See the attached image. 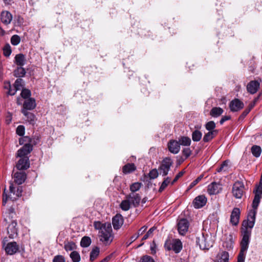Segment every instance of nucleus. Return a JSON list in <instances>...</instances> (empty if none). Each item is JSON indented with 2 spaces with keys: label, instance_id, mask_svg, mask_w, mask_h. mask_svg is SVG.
Segmentation results:
<instances>
[{
  "label": "nucleus",
  "instance_id": "obj_1",
  "mask_svg": "<svg viewBox=\"0 0 262 262\" xmlns=\"http://www.w3.org/2000/svg\"><path fill=\"white\" fill-rule=\"evenodd\" d=\"M94 227L96 230H99L98 236L100 241L105 245H109L113 242L114 235L111 224L108 223H102L100 221H95Z\"/></svg>",
  "mask_w": 262,
  "mask_h": 262
},
{
  "label": "nucleus",
  "instance_id": "obj_2",
  "mask_svg": "<svg viewBox=\"0 0 262 262\" xmlns=\"http://www.w3.org/2000/svg\"><path fill=\"white\" fill-rule=\"evenodd\" d=\"M261 197L260 196H258V195H255L252 202L253 209L249 211L247 219L243 221L241 231L245 232L247 231L251 234L252 229L253 228L255 222L257 209L260 203Z\"/></svg>",
  "mask_w": 262,
  "mask_h": 262
},
{
  "label": "nucleus",
  "instance_id": "obj_3",
  "mask_svg": "<svg viewBox=\"0 0 262 262\" xmlns=\"http://www.w3.org/2000/svg\"><path fill=\"white\" fill-rule=\"evenodd\" d=\"M241 235L242 239L240 243L241 250L237 257V262L245 261L246 253L249 247L251 234L247 231L245 232L241 231Z\"/></svg>",
  "mask_w": 262,
  "mask_h": 262
},
{
  "label": "nucleus",
  "instance_id": "obj_4",
  "mask_svg": "<svg viewBox=\"0 0 262 262\" xmlns=\"http://www.w3.org/2000/svg\"><path fill=\"white\" fill-rule=\"evenodd\" d=\"M196 243L202 250H208L212 247L213 244L211 236L208 234L204 235L203 233L196 237Z\"/></svg>",
  "mask_w": 262,
  "mask_h": 262
},
{
  "label": "nucleus",
  "instance_id": "obj_5",
  "mask_svg": "<svg viewBox=\"0 0 262 262\" xmlns=\"http://www.w3.org/2000/svg\"><path fill=\"white\" fill-rule=\"evenodd\" d=\"M10 194L8 196L7 194H5V192L3 194V204L5 205L8 198L10 200L14 201L17 198L21 196L23 192V188L21 186L14 187L13 184H11L9 186Z\"/></svg>",
  "mask_w": 262,
  "mask_h": 262
},
{
  "label": "nucleus",
  "instance_id": "obj_6",
  "mask_svg": "<svg viewBox=\"0 0 262 262\" xmlns=\"http://www.w3.org/2000/svg\"><path fill=\"white\" fill-rule=\"evenodd\" d=\"M164 247L168 251L172 250L176 253H178L182 249V243L179 239H167L165 243Z\"/></svg>",
  "mask_w": 262,
  "mask_h": 262
},
{
  "label": "nucleus",
  "instance_id": "obj_7",
  "mask_svg": "<svg viewBox=\"0 0 262 262\" xmlns=\"http://www.w3.org/2000/svg\"><path fill=\"white\" fill-rule=\"evenodd\" d=\"M173 164L172 160L169 157L164 158L161 162V163L159 167L158 170L159 174H162V176H166L167 175L170 167Z\"/></svg>",
  "mask_w": 262,
  "mask_h": 262
},
{
  "label": "nucleus",
  "instance_id": "obj_8",
  "mask_svg": "<svg viewBox=\"0 0 262 262\" xmlns=\"http://www.w3.org/2000/svg\"><path fill=\"white\" fill-rule=\"evenodd\" d=\"M244 186L242 182H236L232 187V193L236 199H241L244 193Z\"/></svg>",
  "mask_w": 262,
  "mask_h": 262
},
{
  "label": "nucleus",
  "instance_id": "obj_9",
  "mask_svg": "<svg viewBox=\"0 0 262 262\" xmlns=\"http://www.w3.org/2000/svg\"><path fill=\"white\" fill-rule=\"evenodd\" d=\"M189 227V222L185 219H181L178 223V230L181 235H184L187 232Z\"/></svg>",
  "mask_w": 262,
  "mask_h": 262
},
{
  "label": "nucleus",
  "instance_id": "obj_10",
  "mask_svg": "<svg viewBox=\"0 0 262 262\" xmlns=\"http://www.w3.org/2000/svg\"><path fill=\"white\" fill-rule=\"evenodd\" d=\"M5 251L7 254L13 255L19 250V247L15 242L8 243L5 248Z\"/></svg>",
  "mask_w": 262,
  "mask_h": 262
},
{
  "label": "nucleus",
  "instance_id": "obj_11",
  "mask_svg": "<svg viewBox=\"0 0 262 262\" xmlns=\"http://www.w3.org/2000/svg\"><path fill=\"white\" fill-rule=\"evenodd\" d=\"M126 198H128L132 205L136 207L138 206L141 200V196L138 193L131 192L126 196Z\"/></svg>",
  "mask_w": 262,
  "mask_h": 262
},
{
  "label": "nucleus",
  "instance_id": "obj_12",
  "mask_svg": "<svg viewBox=\"0 0 262 262\" xmlns=\"http://www.w3.org/2000/svg\"><path fill=\"white\" fill-rule=\"evenodd\" d=\"M244 106L243 102L238 99L232 100L229 104V107L232 112H237L242 109Z\"/></svg>",
  "mask_w": 262,
  "mask_h": 262
},
{
  "label": "nucleus",
  "instance_id": "obj_13",
  "mask_svg": "<svg viewBox=\"0 0 262 262\" xmlns=\"http://www.w3.org/2000/svg\"><path fill=\"white\" fill-rule=\"evenodd\" d=\"M124 220L120 214H117L112 219V224L115 230L120 229L123 224Z\"/></svg>",
  "mask_w": 262,
  "mask_h": 262
},
{
  "label": "nucleus",
  "instance_id": "obj_14",
  "mask_svg": "<svg viewBox=\"0 0 262 262\" xmlns=\"http://www.w3.org/2000/svg\"><path fill=\"white\" fill-rule=\"evenodd\" d=\"M169 150L172 154H178L180 150V145L178 141L171 140L168 143Z\"/></svg>",
  "mask_w": 262,
  "mask_h": 262
},
{
  "label": "nucleus",
  "instance_id": "obj_15",
  "mask_svg": "<svg viewBox=\"0 0 262 262\" xmlns=\"http://www.w3.org/2000/svg\"><path fill=\"white\" fill-rule=\"evenodd\" d=\"M240 210L238 208H234L230 216V222L234 225L236 226L239 223V220L240 217Z\"/></svg>",
  "mask_w": 262,
  "mask_h": 262
},
{
  "label": "nucleus",
  "instance_id": "obj_16",
  "mask_svg": "<svg viewBox=\"0 0 262 262\" xmlns=\"http://www.w3.org/2000/svg\"><path fill=\"white\" fill-rule=\"evenodd\" d=\"M207 202V198L203 195H199L193 200V204L194 208H200L205 206Z\"/></svg>",
  "mask_w": 262,
  "mask_h": 262
},
{
  "label": "nucleus",
  "instance_id": "obj_17",
  "mask_svg": "<svg viewBox=\"0 0 262 262\" xmlns=\"http://www.w3.org/2000/svg\"><path fill=\"white\" fill-rule=\"evenodd\" d=\"M32 150V146L30 143L25 144L17 151V157H23L29 154Z\"/></svg>",
  "mask_w": 262,
  "mask_h": 262
},
{
  "label": "nucleus",
  "instance_id": "obj_18",
  "mask_svg": "<svg viewBox=\"0 0 262 262\" xmlns=\"http://www.w3.org/2000/svg\"><path fill=\"white\" fill-rule=\"evenodd\" d=\"M29 166V158L27 157H23L18 161L16 167L19 170H24L28 169Z\"/></svg>",
  "mask_w": 262,
  "mask_h": 262
},
{
  "label": "nucleus",
  "instance_id": "obj_19",
  "mask_svg": "<svg viewBox=\"0 0 262 262\" xmlns=\"http://www.w3.org/2000/svg\"><path fill=\"white\" fill-rule=\"evenodd\" d=\"M26 174L24 171H17L13 175L14 182L18 185L23 184L26 180Z\"/></svg>",
  "mask_w": 262,
  "mask_h": 262
},
{
  "label": "nucleus",
  "instance_id": "obj_20",
  "mask_svg": "<svg viewBox=\"0 0 262 262\" xmlns=\"http://www.w3.org/2000/svg\"><path fill=\"white\" fill-rule=\"evenodd\" d=\"M2 22L5 25L10 24L12 19V15L7 11H3L1 14Z\"/></svg>",
  "mask_w": 262,
  "mask_h": 262
},
{
  "label": "nucleus",
  "instance_id": "obj_21",
  "mask_svg": "<svg viewBox=\"0 0 262 262\" xmlns=\"http://www.w3.org/2000/svg\"><path fill=\"white\" fill-rule=\"evenodd\" d=\"M220 184L216 182H212L208 186L207 191L210 195L215 194L220 192Z\"/></svg>",
  "mask_w": 262,
  "mask_h": 262
},
{
  "label": "nucleus",
  "instance_id": "obj_22",
  "mask_svg": "<svg viewBox=\"0 0 262 262\" xmlns=\"http://www.w3.org/2000/svg\"><path fill=\"white\" fill-rule=\"evenodd\" d=\"M259 87V83L257 81H251L247 86V89L248 92L253 94L258 90Z\"/></svg>",
  "mask_w": 262,
  "mask_h": 262
},
{
  "label": "nucleus",
  "instance_id": "obj_23",
  "mask_svg": "<svg viewBox=\"0 0 262 262\" xmlns=\"http://www.w3.org/2000/svg\"><path fill=\"white\" fill-rule=\"evenodd\" d=\"M36 106L35 100L34 99L29 98L26 99L24 103L23 107L25 110H31L34 109Z\"/></svg>",
  "mask_w": 262,
  "mask_h": 262
},
{
  "label": "nucleus",
  "instance_id": "obj_24",
  "mask_svg": "<svg viewBox=\"0 0 262 262\" xmlns=\"http://www.w3.org/2000/svg\"><path fill=\"white\" fill-rule=\"evenodd\" d=\"M216 262H229V254L227 252L222 251L216 256Z\"/></svg>",
  "mask_w": 262,
  "mask_h": 262
},
{
  "label": "nucleus",
  "instance_id": "obj_25",
  "mask_svg": "<svg viewBox=\"0 0 262 262\" xmlns=\"http://www.w3.org/2000/svg\"><path fill=\"white\" fill-rule=\"evenodd\" d=\"M16 225L17 223L15 221L12 220L11 224L8 227V233L11 238L13 237L15 234H17V229L15 228Z\"/></svg>",
  "mask_w": 262,
  "mask_h": 262
},
{
  "label": "nucleus",
  "instance_id": "obj_26",
  "mask_svg": "<svg viewBox=\"0 0 262 262\" xmlns=\"http://www.w3.org/2000/svg\"><path fill=\"white\" fill-rule=\"evenodd\" d=\"M223 112V108L220 107H213L210 111V115L212 117L217 118L220 116Z\"/></svg>",
  "mask_w": 262,
  "mask_h": 262
},
{
  "label": "nucleus",
  "instance_id": "obj_27",
  "mask_svg": "<svg viewBox=\"0 0 262 262\" xmlns=\"http://www.w3.org/2000/svg\"><path fill=\"white\" fill-rule=\"evenodd\" d=\"M22 113L27 117V120L29 122L30 124H34L35 122V117L33 114L25 110H22Z\"/></svg>",
  "mask_w": 262,
  "mask_h": 262
},
{
  "label": "nucleus",
  "instance_id": "obj_28",
  "mask_svg": "<svg viewBox=\"0 0 262 262\" xmlns=\"http://www.w3.org/2000/svg\"><path fill=\"white\" fill-rule=\"evenodd\" d=\"M136 170V166L133 163H128L125 165L122 168V171L126 174L132 172Z\"/></svg>",
  "mask_w": 262,
  "mask_h": 262
},
{
  "label": "nucleus",
  "instance_id": "obj_29",
  "mask_svg": "<svg viewBox=\"0 0 262 262\" xmlns=\"http://www.w3.org/2000/svg\"><path fill=\"white\" fill-rule=\"evenodd\" d=\"M4 216H6L5 220L6 222H8V220H10V221L15 216V212L14 211V209L12 207H10L8 210V211L5 213Z\"/></svg>",
  "mask_w": 262,
  "mask_h": 262
},
{
  "label": "nucleus",
  "instance_id": "obj_30",
  "mask_svg": "<svg viewBox=\"0 0 262 262\" xmlns=\"http://www.w3.org/2000/svg\"><path fill=\"white\" fill-rule=\"evenodd\" d=\"M147 227L144 226L141 227L138 231L137 233L133 235L130 237V242L128 243V245H129L135 241L138 237L142 235L147 229Z\"/></svg>",
  "mask_w": 262,
  "mask_h": 262
},
{
  "label": "nucleus",
  "instance_id": "obj_31",
  "mask_svg": "<svg viewBox=\"0 0 262 262\" xmlns=\"http://www.w3.org/2000/svg\"><path fill=\"white\" fill-rule=\"evenodd\" d=\"M15 62L18 66H23L25 63V57L23 54H17L15 57Z\"/></svg>",
  "mask_w": 262,
  "mask_h": 262
},
{
  "label": "nucleus",
  "instance_id": "obj_32",
  "mask_svg": "<svg viewBox=\"0 0 262 262\" xmlns=\"http://www.w3.org/2000/svg\"><path fill=\"white\" fill-rule=\"evenodd\" d=\"M180 145L189 146L191 144V141L190 138L186 136H182L179 138L178 140Z\"/></svg>",
  "mask_w": 262,
  "mask_h": 262
},
{
  "label": "nucleus",
  "instance_id": "obj_33",
  "mask_svg": "<svg viewBox=\"0 0 262 262\" xmlns=\"http://www.w3.org/2000/svg\"><path fill=\"white\" fill-rule=\"evenodd\" d=\"M217 130H212L206 134L203 137V141L207 142L212 140L217 134Z\"/></svg>",
  "mask_w": 262,
  "mask_h": 262
},
{
  "label": "nucleus",
  "instance_id": "obj_34",
  "mask_svg": "<svg viewBox=\"0 0 262 262\" xmlns=\"http://www.w3.org/2000/svg\"><path fill=\"white\" fill-rule=\"evenodd\" d=\"M131 205H132L128 199L125 198V199L121 203L120 207L123 210L127 211L130 208Z\"/></svg>",
  "mask_w": 262,
  "mask_h": 262
},
{
  "label": "nucleus",
  "instance_id": "obj_35",
  "mask_svg": "<svg viewBox=\"0 0 262 262\" xmlns=\"http://www.w3.org/2000/svg\"><path fill=\"white\" fill-rule=\"evenodd\" d=\"M251 151L252 155L255 157L258 158L260 156L261 152V148L259 146L254 145L252 146Z\"/></svg>",
  "mask_w": 262,
  "mask_h": 262
},
{
  "label": "nucleus",
  "instance_id": "obj_36",
  "mask_svg": "<svg viewBox=\"0 0 262 262\" xmlns=\"http://www.w3.org/2000/svg\"><path fill=\"white\" fill-rule=\"evenodd\" d=\"M26 71L22 66H19L14 71V75L16 77H21L25 76Z\"/></svg>",
  "mask_w": 262,
  "mask_h": 262
},
{
  "label": "nucleus",
  "instance_id": "obj_37",
  "mask_svg": "<svg viewBox=\"0 0 262 262\" xmlns=\"http://www.w3.org/2000/svg\"><path fill=\"white\" fill-rule=\"evenodd\" d=\"M202 136V133L199 130H195L192 134V139L193 141H199Z\"/></svg>",
  "mask_w": 262,
  "mask_h": 262
},
{
  "label": "nucleus",
  "instance_id": "obj_38",
  "mask_svg": "<svg viewBox=\"0 0 262 262\" xmlns=\"http://www.w3.org/2000/svg\"><path fill=\"white\" fill-rule=\"evenodd\" d=\"M99 248L97 247H95L90 253V260L91 261H94L99 254Z\"/></svg>",
  "mask_w": 262,
  "mask_h": 262
},
{
  "label": "nucleus",
  "instance_id": "obj_39",
  "mask_svg": "<svg viewBox=\"0 0 262 262\" xmlns=\"http://www.w3.org/2000/svg\"><path fill=\"white\" fill-rule=\"evenodd\" d=\"M64 248L67 251H72L76 249V245L73 242H69L64 244Z\"/></svg>",
  "mask_w": 262,
  "mask_h": 262
},
{
  "label": "nucleus",
  "instance_id": "obj_40",
  "mask_svg": "<svg viewBox=\"0 0 262 262\" xmlns=\"http://www.w3.org/2000/svg\"><path fill=\"white\" fill-rule=\"evenodd\" d=\"M91 243V239L88 236H84L82 238L80 242V245L82 247H88Z\"/></svg>",
  "mask_w": 262,
  "mask_h": 262
},
{
  "label": "nucleus",
  "instance_id": "obj_41",
  "mask_svg": "<svg viewBox=\"0 0 262 262\" xmlns=\"http://www.w3.org/2000/svg\"><path fill=\"white\" fill-rule=\"evenodd\" d=\"M70 256L73 262H79L81 259L80 254L76 251L72 252Z\"/></svg>",
  "mask_w": 262,
  "mask_h": 262
},
{
  "label": "nucleus",
  "instance_id": "obj_42",
  "mask_svg": "<svg viewBox=\"0 0 262 262\" xmlns=\"http://www.w3.org/2000/svg\"><path fill=\"white\" fill-rule=\"evenodd\" d=\"M24 86V80L22 79H17L13 85V86L17 91L20 90L23 88Z\"/></svg>",
  "mask_w": 262,
  "mask_h": 262
},
{
  "label": "nucleus",
  "instance_id": "obj_43",
  "mask_svg": "<svg viewBox=\"0 0 262 262\" xmlns=\"http://www.w3.org/2000/svg\"><path fill=\"white\" fill-rule=\"evenodd\" d=\"M170 182H171V179L169 177L166 178L162 183V184L159 188V191L162 192L163 191Z\"/></svg>",
  "mask_w": 262,
  "mask_h": 262
},
{
  "label": "nucleus",
  "instance_id": "obj_44",
  "mask_svg": "<svg viewBox=\"0 0 262 262\" xmlns=\"http://www.w3.org/2000/svg\"><path fill=\"white\" fill-rule=\"evenodd\" d=\"M141 186V183L136 182L132 184L130 186V190L132 192L136 193L135 192L139 190Z\"/></svg>",
  "mask_w": 262,
  "mask_h": 262
},
{
  "label": "nucleus",
  "instance_id": "obj_45",
  "mask_svg": "<svg viewBox=\"0 0 262 262\" xmlns=\"http://www.w3.org/2000/svg\"><path fill=\"white\" fill-rule=\"evenodd\" d=\"M32 139L29 137L25 136L19 139V142L20 145L25 144V143H30L31 144Z\"/></svg>",
  "mask_w": 262,
  "mask_h": 262
},
{
  "label": "nucleus",
  "instance_id": "obj_46",
  "mask_svg": "<svg viewBox=\"0 0 262 262\" xmlns=\"http://www.w3.org/2000/svg\"><path fill=\"white\" fill-rule=\"evenodd\" d=\"M205 128L209 132L215 130L214 129L215 128V123L213 121H210L206 124Z\"/></svg>",
  "mask_w": 262,
  "mask_h": 262
},
{
  "label": "nucleus",
  "instance_id": "obj_47",
  "mask_svg": "<svg viewBox=\"0 0 262 262\" xmlns=\"http://www.w3.org/2000/svg\"><path fill=\"white\" fill-rule=\"evenodd\" d=\"M4 55L6 57H9L11 53V47L9 44L6 45L3 48Z\"/></svg>",
  "mask_w": 262,
  "mask_h": 262
},
{
  "label": "nucleus",
  "instance_id": "obj_48",
  "mask_svg": "<svg viewBox=\"0 0 262 262\" xmlns=\"http://www.w3.org/2000/svg\"><path fill=\"white\" fill-rule=\"evenodd\" d=\"M20 41L19 36L17 35H14L11 37V42L14 46L17 45Z\"/></svg>",
  "mask_w": 262,
  "mask_h": 262
},
{
  "label": "nucleus",
  "instance_id": "obj_49",
  "mask_svg": "<svg viewBox=\"0 0 262 262\" xmlns=\"http://www.w3.org/2000/svg\"><path fill=\"white\" fill-rule=\"evenodd\" d=\"M159 173V170L156 169H152L149 173V177L151 179H154L158 177Z\"/></svg>",
  "mask_w": 262,
  "mask_h": 262
},
{
  "label": "nucleus",
  "instance_id": "obj_50",
  "mask_svg": "<svg viewBox=\"0 0 262 262\" xmlns=\"http://www.w3.org/2000/svg\"><path fill=\"white\" fill-rule=\"evenodd\" d=\"M21 95L24 99H27L31 96V92L28 89H24L21 91Z\"/></svg>",
  "mask_w": 262,
  "mask_h": 262
},
{
  "label": "nucleus",
  "instance_id": "obj_51",
  "mask_svg": "<svg viewBox=\"0 0 262 262\" xmlns=\"http://www.w3.org/2000/svg\"><path fill=\"white\" fill-rule=\"evenodd\" d=\"M16 134L20 136H22L25 134V127L23 125H19L16 128Z\"/></svg>",
  "mask_w": 262,
  "mask_h": 262
},
{
  "label": "nucleus",
  "instance_id": "obj_52",
  "mask_svg": "<svg viewBox=\"0 0 262 262\" xmlns=\"http://www.w3.org/2000/svg\"><path fill=\"white\" fill-rule=\"evenodd\" d=\"M155 229H156V228H155L154 227L150 228L149 229V230L147 232V233L143 236L142 240L144 241V240H146V239H147L149 237V236L152 233L153 231Z\"/></svg>",
  "mask_w": 262,
  "mask_h": 262
},
{
  "label": "nucleus",
  "instance_id": "obj_53",
  "mask_svg": "<svg viewBox=\"0 0 262 262\" xmlns=\"http://www.w3.org/2000/svg\"><path fill=\"white\" fill-rule=\"evenodd\" d=\"M65 261L64 257L61 255L55 256L53 259V262H65Z\"/></svg>",
  "mask_w": 262,
  "mask_h": 262
},
{
  "label": "nucleus",
  "instance_id": "obj_54",
  "mask_svg": "<svg viewBox=\"0 0 262 262\" xmlns=\"http://www.w3.org/2000/svg\"><path fill=\"white\" fill-rule=\"evenodd\" d=\"M140 262H155L154 259L149 256L145 255L143 256L141 259Z\"/></svg>",
  "mask_w": 262,
  "mask_h": 262
},
{
  "label": "nucleus",
  "instance_id": "obj_55",
  "mask_svg": "<svg viewBox=\"0 0 262 262\" xmlns=\"http://www.w3.org/2000/svg\"><path fill=\"white\" fill-rule=\"evenodd\" d=\"M182 153L183 155L185 156L186 158H187L191 155L192 151L190 150V148H185L183 149Z\"/></svg>",
  "mask_w": 262,
  "mask_h": 262
},
{
  "label": "nucleus",
  "instance_id": "obj_56",
  "mask_svg": "<svg viewBox=\"0 0 262 262\" xmlns=\"http://www.w3.org/2000/svg\"><path fill=\"white\" fill-rule=\"evenodd\" d=\"M203 176L201 175L199 177H198L194 181H193L189 186L190 188H192L193 186L196 185L203 178Z\"/></svg>",
  "mask_w": 262,
  "mask_h": 262
},
{
  "label": "nucleus",
  "instance_id": "obj_57",
  "mask_svg": "<svg viewBox=\"0 0 262 262\" xmlns=\"http://www.w3.org/2000/svg\"><path fill=\"white\" fill-rule=\"evenodd\" d=\"M255 195H258V196H261L262 194V185L260 184L256 188L254 191Z\"/></svg>",
  "mask_w": 262,
  "mask_h": 262
},
{
  "label": "nucleus",
  "instance_id": "obj_58",
  "mask_svg": "<svg viewBox=\"0 0 262 262\" xmlns=\"http://www.w3.org/2000/svg\"><path fill=\"white\" fill-rule=\"evenodd\" d=\"M250 112V109H246L239 117V120H243Z\"/></svg>",
  "mask_w": 262,
  "mask_h": 262
},
{
  "label": "nucleus",
  "instance_id": "obj_59",
  "mask_svg": "<svg viewBox=\"0 0 262 262\" xmlns=\"http://www.w3.org/2000/svg\"><path fill=\"white\" fill-rule=\"evenodd\" d=\"M184 174L183 171L179 172L178 174L176 176L173 180L171 182V184L173 185Z\"/></svg>",
  "mask_w": 262,
  "mask_h": 262
},
{
  "label": "nucleus",
  "instance_id": "obj_60",
  "mask_svg": "<svg viewBox=\"0 0 262 262\" xmlns=\"http://www.w3.org/2000/svg\"><path fill=\"white\" fill-rule=\"evenodd\" d=\"M230 119V117L229 116H223L220 121L221 124H223L226 121Z\"/></svg>",
  "mask_w": 262,
  "mask_h": 262
},
{
  "label": "nucleus",
  "instance_id": "obj_61",
  "mask_svg": "<svg viewBox=\"0 0 262 262\" xmlns=\"http://www.w3.org/2000/svg\"><path fill=\"white\" fill-rule=\"evenodd\" d=\"M113 254L112 253L110 255L106 256L105 258H104L103 259H102L100 262H108L113 257Z\"/></svg>",
  "mask_w": 262,
  "mask_h": 262
},
{
  "label": "nucleus",
  "instance_id": "obj_62",
  "mask_svg": "<svg viewBox=\"0 0 262 262\" xmlns=\"http://www.w3.org/2000/svg\"><path fill=\"white\" fill-rule=\"evenodd\" d=\"M17 90L14 88L12 89L10 86V89L8 91V94L10 95H14L16 92Z\"/></svg>",
  "mask_w": 262,
  "mask_h": 262
},
{
  "label": "nucleus",
  "instance_id": "obj_63",
  "mask_svg": "<svg viewBox=\"0 0 262 262\" xmlns=\"http://www.w3.org/2000/svg\"><path fill=\"white\" fill-rule=\"evenodd\" d=\"M228 161H224L222 164L221 165L223 167H224L225 166H228Z\"/></svg>",
  "mask_w": 262,
  "mask_h": 262
},
{
  "label": "nucleus",
  "instance_id": "obj_64",
  "mask_svg": "<svg viewBox=\"0 0 262 262\" xmlns=\"http://www.w3.org/2000/svg\"><path fill=\"white\" fill-rule=\"evenodd\" d=\"M254 103H251L249 104L248 107L247 108V109H250V111L254 107Z\"/></svg>",
  "mask_w": 262,
  "mask_h": 262
}]
</instances>
